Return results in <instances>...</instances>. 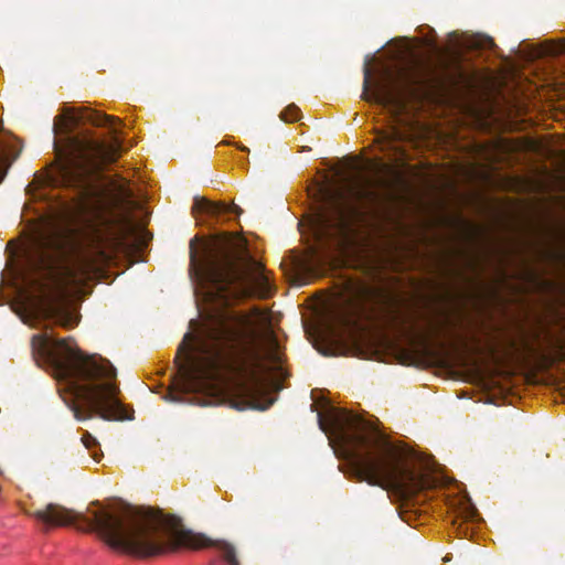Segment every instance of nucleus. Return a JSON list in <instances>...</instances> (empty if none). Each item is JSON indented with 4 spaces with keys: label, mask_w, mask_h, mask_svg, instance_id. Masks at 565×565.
Masks as SVG:
<instances>
[{
    "label": "nucleus",
    "mask_w": 565,
    "mask_h": 565,
    "mask_svg": "<svg viewBox=\"0 0 565 565\" xmlns=\"http://www.w3.org/2000/svg\"><path fill=\"white\" fill-rule=\"evenodd\" d=\"M447 324L448 319L444 318L438 321H429L428 326L423 329L412 326L409 329L405 330V333L412 340L428 343L433 340H439L441 337L446 335Z\"/></svg>",
    "instance_id": "9b49d317"
},
{
    "label": "nucleus",
    "mask_w": 565,
    "mask_h": 565,
    "mask_svg": "<svg viewBox=\"0 0 565 565\" xmlns=\"http://www.w3.org/2000/svg\"><path fill=\"white\" fill-rule=\"evenodd\" d=\"M363 74L362 98L388 107L392 113V121L376 131L374 141L381 152L405 159L406 150L403 143L413 141V135L406 129L407 120L403 119L398 111L402 106V90L388 71H385L383 77L374 83H372V70L367 64L364 66Z\"/></svg>",
    "instance_id": "0eeeda50"
},
{
    "label": "nucleus",
    "mask_w": 565,
    "mask_h": 565,
    "mask_svg": "<svg viewBox=\"0 0 565 565\" xmlns=\"http://www.w3.org/2000/svg\"><path fill=\"white\" fill-rule=\"evenodd\" d=\"M558 354H559L561 359L565 358V348L563 345L559 347Z\"/></svg>",
    "instance_id": "aec40b11"
},
{
    "label": "nucleus",
    "mask_w": 565,
    "mask_h": 565,
    "mask_svg": "<svg viewBox=\"0 0 565 565\" xmlns=\"http://www.w3.org/2000/svg\"><path fill=\"white\" fill-rule=\"evenodd\" d=\"M475 512H476V509L473 507H471L468 516H473Z\"/></svg>",
    "instance_id": "412c9836"
},
{
    "label": "nucleus",
    "mask_w": 565,
    "mask_h": 565,
    "mask_svg": "<svg viewBox=\"0 0 565 565\" xmlns=\"http://www.w3.org/2000/svg\"><path fill=\"white\" fill-rule=\"evenodd\" d=\"M475 353L478 355H483L490 359L493 362H500L501 358L499 356V351L497 345L493 343H488L486 345H481L478 340L475 343Z\"/></svg>",
    "instance_id": "4468645a"
},
{
    "label": "nucleus",
    "mask_w": 565,
    "mask_h": 565,
    "mask_svg": "<svg viewBox=\"0 0 565 565\" xmlns=\"http://www.w3.org/2000/svg\"><path fill=\"white\" fill-rule=\"evenodd\" d=\"M359 210L350 204L332 202L328 209L320 207L311 220L315 246L311 256L317 263L326 262L332 250L351 244Z\"/></svg>",
    "instance_id": "6e6552de"
},
{
    "label": "nucleus",
    "mask_w": 565,
    "mask_h": 565,
    "mask_svg": "<svg viewBox=\"0 0 565 565\" xmlns=\"http://www.w3.org/2000/svg\"><path fill=\"white\" fill-rule=\"evenodd\" d=\"M345 320V323H350V319L349 318H343Z\"/></svg>",
    "instance_id": "5701e85b"
},
{
    "label": "nucleus",
    "mask_w": 565,
    "mask_h": 565,
    "mask_svg": "<svg viewBox=\"0 0 565 565\" xmlns=\"http://www.w3.org/2000/svg\"><path fill=\"white\" fill-rule=\"evenodd\" d=\"M355 196L359 200L367 201L370 203H377L380 200V194L372 189L369 184L360 186L355 191Z\"/></svg>",
    "instance_id": "2eb2a0df"
},
{
    "label": "nucleus",
    "mask_w": 565,
    "mask_h": 565,
    "mask_svg": "<svg viewBox=\"0 0 565 565\" xmlns=\"http://www.w3.org/2000/svg\"><path fill=\"white\" fill-rule=\"evenodd\" d=\"M82 441L85 448L92 451V457L94 458V460L97 461L99 459V456L95 448L98 446V443L95 439V437H93L88 431H85L82 436Z\"/></svg>",
    "instance_id": "dca6fc26"
},
{
    "label": "nucleus",
    "mask_w": 565,
    "mask_h": 565,
    "mask_svg": "<svg viewBox=\"0 0 565 565\" xmlns=\"http://www.w3.org/2000/svg\"><path fill=\"white\" fill-rule=\"evenodd\" d=\"M32 516L44 531L55 526L78 523L84 531H96L105 543L115 551L147 558L180 548L201 550L214 547L226 565H241L234 545L226 541H213L204 534L179 529L173 518H161L148 511L134 508L113 514L106 510L94 511L92 518L58 504L49 503Z\"/></svg>",
    "instance_id": "7ed1b4c3"
},
{
    "label": "nucleus",
    "mask_w": 565,
    "mask_h": 565,
    "mask_svg": "<svg viewBox=\"0 0 565 565\" xmlns=\"http://www.w3.org/2000/svg\"><path fill=\"white\" fill-rule=\"evenodd\" d=\"M299 113L300 110L296 105H289L284 111H281L280 118L284 121L292 122L299 118Z\"/></svg>",
    "instance_id": "f3484780"
},
{
    "label": "nucleus",
    "mask_w": 565,
    "mask_h": 565,
    "mask_svg": "<svg viewBox=\"0 0 565 565\" xmlns=\"http://www.w3.org/2000/svg\"><path fill=\"white\" fill-rule=\"evenodd\" d=\"M256 339L252 318L235 311L216 317L196 334L186 332L175 358L180 393L213 395L238 411L266 409L268 406H258L252 396L254 387L230 376L239 372L244 355L257 358Z\"/></svg>",
    "instance_id": "f03ea898"
},
{
    "label": "nucleus",
    "mask_w": 565,
    "mask_h": 565,
    "mask_svg": "<svg viewBox=\"0 0 565 565\" xmlns=\"http://www.w3.org/2000/svg\"><path fill=\"white\" fill-rule=\"evenodd\" d=\"M375 294L373 287L366 284H355L350 287L348 302L350 306L359 307L371 299Z\"/></svg>",
    "instance_id": "ddd939ff"
},
{
    "label": "nucleus",
    "mask_w": 565,
    "mask_h": 565,
    "mask_svg": "<svg viewBox=\"0 0 565 565\" xmlns=\"http://www.w3.org/2000/svg\"><path fill=\"white\" fill-rule=\"evenodd\" d=\"M128 225L116 226L109 217L89 221L83 230L75 258L71 265H61L60 244L51 236H38L22 269V281L33 290L31 311L38 318L50 320L63 328L77 324L76 312L71 308V288H77L99 274L118 253L127 252Z\"/></svg>",
    "instance_id": "f257e3e1"
},
{
    "label": "nucleus",
    "mask_w": 565,
    "mask_h": 565,
    "mask_svg": "<svg viewBox=\"0 0 565 565\" xmlns=\"http://www.w3.org/2000/svg\"><path fill=\"white\" fill-rule=\"evenodd\" d=\"M86 120L92 122L95 126L102 127H110L113 128L114 134V143L109 146L95 145L93 148L99 157L100 161L105 164L111 163L116 160L117 153L120 148V141L117 136V130L115 128L116 124L120 120L114 116H108L106 114L92 111L88 113L85 117Z\"/></svg>",
    "instance_id": "9d476101"
},
{
    "label": "nucleus",
    "mask_w": 565,
    "mask_h": 565,
    "mask_svg": "<svg viewBox=\"0 0 565 565\" xmlns=\"http://www.w3.org/2000/svg\"><path fill=\"white\" fill-rule=\"evenodd\" d=\"M192 209L194 212H202L211 216H217L224 213L241 215L243 213V210L235 203L225 204L222 202H212L204 198H195Z\"/></svg>",
    "instance_id": "f8f14e48"
},
{
    "label": "nucleus",
    "mask_w": 565,
    "mask_h": 565,
    "mask_svg": "<svg viewBox=\"0 0 565 565\" xmlns=\"http://www.w3.org/2000/svg\"><path fill=\"white\" fill-rule=\"evenodd\" d=\"M318 195L321 196V199H326L329 196V190L324 183L318 184Z\"/></svg>",
    "instance_id": "6ab92c4d"
},
{
    "label": "nucleus",
    "mask_w": 565,
    "mask_h": 565,
    "mask_svg": "<svg viewBox=\"0 0 565 565\" xmlns=\"http://www.w3.org/2000/svg\"><path fill=\"white\" fill-rule=\"evenodd\" d=\"M173 401L180 402L181 398L172 397Z\"/></svg>",
    "instance_id": "b1692460"
},
{
    "label": "nucleus",
    "mask_w": 565,
    "mask_h": 565,
    "mask_svg": "<svg viewBox=\"0 0 565 565\" xmlns=\"http://www.w3.org/2000/svg\"><path fill=\"white\" fill-rule=\"evenodd\" d=\"M32 353L51 363L77 420L95 416L105 420L131 419L134 409L119 399L114 365L106 359L84 354L72 338L57 339L47 331L31 339Z\"/></svg>",
    "instance_id": "39448f33"
},
{
    "label": "nucleus",
    "mask_w": 565,
    "mask_h": 565,
    "mask_svg": "<svg viewBox=\"0 0 565 565\" xmlns=\"http://www.w3.org/2000/svg\"><path fill=\"white\" fill-rule=\"evenodd\" d=\"M86 151L87 147L76 138H70L65 149H56L52 182L70 188L84 186L93 166Z\"/></svg>",
    "instance_id": "1a4fd4ad"
},
{
    "label": "nucleus",
    "mask_w": 565,
    "mask_h": 565,
    "mask_svg": "<svg viewBox=\"0 0 565 565\" xmlns=\"http://www.w3.org/2000/svg\"><path fill=\"white\" fill-rule=\"evenodd\" d=\"M117 190L125 198H130L132 195L131 190L127 184H118Z\"/></svg>",
    "instance_id": "a211bd4d"
},
{
    "label": "nucleus",
    "mask_w": 565,
    "mask_h": 565,
    "mask_svg": "<svg viewBox=\"0 0 565 565\" xmlns=\"http://www.w3.org/2000/svg\"><path fill=\"white\" fill-rule=\"evenodd\" d=\"M318 424L322 431L333 435L337 451L358 481L393 491L403 500L431 487L428 475L408 467L391 441L360 416L329 407L326 414L318 413Z\"/></svg>",
    "instance_id": "20e7f679"
},
{
    "label": "nucleus",
    "mask_w": 565,
    "mask_h": 565,
    "mask_svg": "<svg viewBox=\"0 0 565 565\" xmlns=\"http://www.w3.org/2000/svg\"><path fill=\"white\" fill-rule=\"evenodd\" d=\"M273 360H275V361H278V360H279V358H278L277 353H273Z\"/></svg>",
    "instance_id": "4be33fe9"
},
{
    "label": "nucleus",
    "mask_w": 565,
    "mask_h": 565,
    "mask_svg": "<svg viewBox=\"0 0 565 565\" xmlns=\"http://www.w3.org/2000/svg\"><path fill=\"white\" fill-rule=\"evenodd\" d=\"M189 274L210 297L225 305L250 296L268 298L273 285L262 266L228 239L212 244L190 241Z\"/></svg>",
    "instance_id": "423d86ee"
}]
</instances>
